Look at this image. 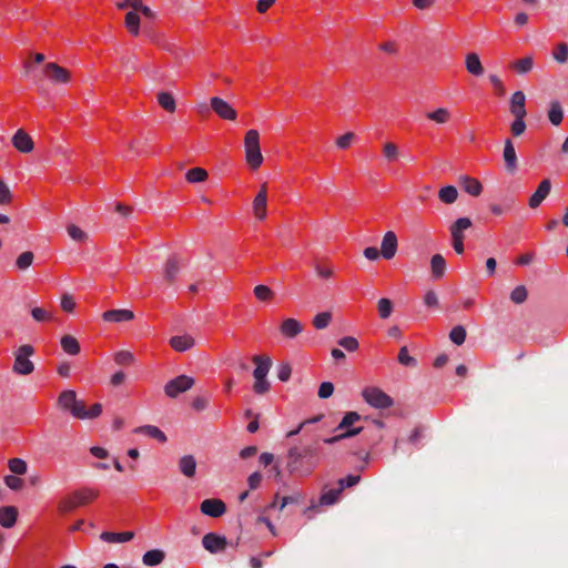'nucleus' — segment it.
Here are the masks:
<instances>
[{
  "label": "nucleus",
  "instance_id": "1",
  "mask_svg": "<svg viewBox=\"0 0 568 568\" xmlns=\"http://www.w3.org/2000/svg\"><path fill=\"white\" fill-rule=\"evenodd\" d=\"M318 465V448L314 445L292 447L287 453V470L292 475L308 476Z\"/></svg>",
  "mask_w": 568,
  "mask_h": 568
},
{
  "label": "nucleus",
  "instance_id": "2",
  "mask_svg": "<svg viewBox=\"0 0 568 568\" xmlns=\"http://www.w3.org/2000/svg\"><path fill=\"white\" fill-rule=\"evenodd\" d=\"M58 405L61 409L69 412L78 419H93L99 417L102 413V405L100 403H95L87 409L85 403L79 399L75 392L72 389L63 390L59 395Z\"/></svg>",
  "mask_w": 568,
  "mask_h": 568
},
{
  "label": "nucleus",
  "instance_id": "3",
  "mask_svg": "<svg viewBox=\"0 0 568 568\" xmlns=\"http://www.w3.org/2000/svg\"><path fill=\"white\" fill-rule=\"evenodd\" d=\"M252 361L255 364V368L253 371V390L257 395H264L271 388V384L267 381L266 376L271 369L272 359L270 356L254 355L252 357Z\"/></svg>",
  "mask_w": 568,
  "mask_h": 568
},
{
  "label": "nucleus",
  "instance_id": "4",
  "mask_svg": "<svg viewBox=\"0 0 568 568\" xmlns=\"http://www.w3.org/2000/svg\"><path fill=\"white\" fill-rule=\"evenodd\" d=\"M245 159L248 166L256 170L263 163L260 148V134L256 130H248L244 139Z\"/></svg>",
  "mask_w": 568,
  "mask_h": 568
},
{
  "label": "nucleus",
  "instance_id": "5",
  "mask_svg": "<svg viewBox=\"0 0 568 568\" xmlns=\"http://www.w3.org/2000/svg\"><path fill=\"white\" fill-rule=\"evenodd\" d=\"M98 495H99L98 491L90 489V488L75 490L72 494L64 497L59 503V510L61 513H70L78 507H81V506H84V505L91 503L92 500H94L98 497Z\"/></svg>",
  "mask_w": 568,
  "mask_h": 568
},
{
  "label": "nucleus",
  "instance_id": "6",
  "mask_svg": "<svg viewBox=\"0 0 568 568\" xmlns=\"http://www.w3.org/2000/svg\"><path fill=\"white\" fill-rule=\"evenodd\" d=\"M34 354V348L30 344L18 347L14 352L13 373L18 375H30L34 371V364L29 359Z\"/></svg>",
  "mask_w": 568,
  "mask_h": 568
},
{
  "label": "nucleus",
  "instance_id": "7",
  "mask_svg": "<svg viewBox=\"0 0 568 568\" xmlns=\"http://www.w3.org/2000/svg\"><path fill=\"white\" fill-rule=\"evenodd\" d=\"M364 400L372 407L385 409L393 406V398L378 387H366L362 392Z\"/></svg>",
  "mask_w": 568,
  "mask_h": 568
},
{
  "label": "nucleus",
  "instance_id": "8",
  "mask_svg": "<svg viewBox=\"0 0 568 568\" xmlns=\"http://www.w3.org/2000/svg\"><path fill=\"white\" fill-rule=\"evenodd\" d=\"M195 381L187 375H179L178 377L169 381L164 386V393L170 398H176L180 394L189 390Z\"/></svg>",
  "mask_w": 568,
  "mask_h": 568
},
{
  "label": "nucleus",
  "instance_id": "9",
  "mask_svg": "<svg viewBox=\"0 0 568 568\" xmlns=\"http://www.w3.org/2000/svg\"><path fill=\"white\" fill-rule=\"evenodd\" d=\"M43 74L55 84H64L68 83L70 80V72L60 67L59 64L54 62H49L44 64L43 67Z\"/></svg>",
  "mask_w": 568,
  "mask_h": 568
},
{
  "label": "nucleus",
  "instance_id": "10",
  "mask_svg": "<svg viewBox=\"0 0 568 568\" xmlns=\"http://www.w3.org/2000/svg\"><path fill=\"white\" fill-rule=\"evenodd\" d=\"M210 106L214 111V113L223 120L234 121L236 119V111L232 108V105L219 97H213L210 99Z\"/></svg>",
  "mask_w": 568,
  "mask_h": 568
},
{
  "label": "nucleus",
  "instance_id": "11",
  "mask_svg": "<svg viewBox=\"0 0 568 568\" xmlns=\"http://www.w3.org/2000/svg\"><path fill=\"white\" fill-rule=\"evenodd\" d=\"M200 509L204 515L217 518L225 514L226 505L222 499L209 498L201 503Z\"/></svg>",
  "mask_w": 568,
  "mask_h": 568
},
{
  "label": "nucleus",
  "instance_id": "12",
  "mask_svg": "<svg viewBox=\"0 0 568 568\" xmlns=\"http://www.w3.org/2000/svg\"><path fill=\"white\" fill-rule=\"evenodd\" d=\"M398 241L397 236L393 231H388L384 234L381 244V254L384 258L390 260L397 252Z\"/></svg>",
  "mask_w": 568,
  "mask_h": 568
},
{
  "label": "nucleus",
  "instance_id": "13",
  "mask_svg": "<svg viewBox=\"0 0 568 568\" xmlns=\"http://www.w3.org/2000/svg\"><path fill=\"white\" fill-rule=\"evenodd\" d=\"M11 143L21 153H30L34 148L31 136L22 129L13 134Z\"/></svg>",
  "mask_w": 568,
  "mask_h": 568
},
{
  "label": "nucleus",
  "instance_id": "14",
  "mask_svg": "<svg viewBox=\"0 0 568 568\" xmlns=\"http://www.w3.org/2000/svg\"><path fill=\"white\" fill-rule=\"evenodd\" d=\"M181 258L178 255H171L163 267V280L169 284H173L180 273Z\"/></svg>",
  "mask_w": 568,
  "mask_h": 568
},
{
  "label": "nucleus",
  "instance_id": "15",
  "mask_svg": "<svg viewBox=\"0 0 568 568\" xmlns=\"http://www.w3.org/2000/svg\"><path fill=\"white\" fill-rule=\"evenodd\" d=\"M267 189L266 183L262 184L260 192L256 194L253 201V213L260 221L264 220L267 215Z\"/></svg>",
  "mask_w": 568,
  "mask_h": 568
},
{
  "label": "nucleus",
  "instance_id": "16",
  "mask_svg": "<svg viewBox=\"0 0 568 568\" xmlns=\"http://www.w3.org/2000/svg\"><path fill=\"white\" fill-rule=\"evenodd\" d=\"M509 111L514 118H525L526 111V97L523 91H516L510 98Z\"/></svg>",
  "mask_w": 568,
  "mask_h": 568
},
{
  "label": "nucleus",
  "instance_id": "17",
  "mask_svg": "<svg viewBox=\"0 0 568 568\" xmlns=\"http://www.w3.org/2000/svg\"><path fill=\"white\" fill-rule=\"evenodd\" d=\"M178 467L184 477L192 479L196 474L197 462L193 455L186 454L179 458Z\"/></svg>",
  "mask_w": 568,
  "mask_h": 568
},
{
  "label": "nucleus",
  "instance_id": "18",
  "mask_svg": "<svg viewBox=\"0 0 568 568\" xmlns=\"http://www.w3.org/2000/svg\"><path fill=\"white\" fill-rule=\"evenodd\" d=\"M202 544L207 551L215 554L224 550L227 542L225 537L209 532L203 537Z\"/></svg>",
  "mask_w": 568,
  "mask_h": 568
},
{
  "label": "nucleus",
  "instance_id": "19",
  "mask_svg": "<svg viewBox=\"0 0 568 568\" xmlns=\"http://www.w3.org/2000/svg\"><path fill=\"white\" fill-rule=\"evenodd\" d=\"M303 329V324L292 317L284 320L280 326L281 334L286 338H295Z\"/></svg>",
  "mask_w": 568,
  "mask_h": 568
},
{
  "label": "nucleus",
  "instance_id": "20",
  "mask_svg": "<svg viewBox=\"0 0 568 568\" xmlns=\"http://www.w3.org/2000/svg\"><path fill=\"white\" fill-rule=\"evenodd\" d=\"M503 158L505 161L506 170L509 173H515L517 170V154L510 139L505 140Z\"/></svg>",
  "mask_w": 568,
  "mask_h": 568
},
{
  "label": "nucleus",
  "instance_id": "21",
  "mask_svg": "<svg viewBox=\"0 0 568 568\" xmlns=\"http://www.w3.org/2000/svg\"><path fill=\"white\" fill-rule=\"evenodd\" d=\"M551 190V183L548 179L542 180L535 193L529 199V206L531 209L538 207L541 202L549 195Z\"/></svg>",
  "mask_w": 568,
  "mask_h": 568
},
{
  "label": "nucleus",
  "instance_id": "22",
  "mask_svg": "<svg viewBox=\"0 0 568 568\" xmlns=\"http://www.w3.org/2000/svg\"><path fill=\"white\" fill-rule=\"evenodd\" d=\"M458 182L460 187L471 196H479L483 191L480 181L469 175H460Z\"/></svg>",
  "mask_w": 568,
  "mask_h": 568
},
{
  "label": "nucleus",
  "instance_id": "23",
  "mask_svg": "<svg viewBox=\"0 0 568 568\" xmlns=\"http://www.w3.org/2000/svg\"><path fill=\"white\" fill-rule=\"evenodd\" d=\"M102 318L105 322L122 323L133 320L134 314L130 310H110L102 314Z\"/></svg>",
  "mask_w": 568,
  "mask_h": 568
},
{
  "label": "nucleus",
  "instance_id": "24",
  "mask_svg": "<svg viewBox=\"0 0 568 568\" xmlns=\"http://www.w3.org/2000/svg\"><path fill=\"white\" fill-rule=\"evenodd\" d=\"M18 519V509L14 506L0 507V525L3 528H11Z\"/></svg>",
  "mask_w": 568,
  "mask_h": 568
},
{
  "label": "nucleus",
  "instance_id": "25",
  "mask_svg": "<svg viewBox=\"0 0 568 568\" xmlns=\"http://www.w3.org/2000/svg\"><path fill=\"white\" fill-rule=\"evenodd\" d=\"M473 225L470 219L459 217L449 227L452 240H464V232Z\"/></svg>",
  "mask_w": 568,
  "mask_h": 568
},
{
  "label": "nucleus",
  "instance_id": "26",
  "mask_svg": "<svg viewBox=\"0 0 568 568\" xmlns=\"http://www.w3.org/2000/svg\"><path fill=\"white\" fill-rule=\"evenodd\" d=\"M465 65L467 71L475 77H480L484 74V67L479 60L478 54L475 52L468 53L466 55Z\"/></svg>",
  "mask_w": 568,
  "mask_h": 568
},
{
  "label": "nucleus",
  "instance_id": "27",
  "mask_svg": "<svg viewBox=\"0 0 568 568\" xmlns=\"http://www.w3.org/2000/svg\"><path fill=\"white\" fill-rule=\"evenodd\" d=\"M136 434H143L150 438L156 439L160 443H165L168 440L166 435L156 426L153 425H144L134 429Z\"/></svg>",
  "mask_w": 568,
  "mask_h": 568
},
{
  "label": "nucleus",
  "instance_id": "28",
  "mask_svg": "<svg viewBox=\"0 0 568 568\" xmlns=\"http://www.w3.org/2000/svg\"><path fill=\"white\" fill-rule=\"evenodd\" d=\"M195 344L194 338L190 335L173 336L170 339V345L176 352H184L190 349Z\"/></svg>",
  "mask_w": 568,
  "mask_h": 568
},
{
  "label": "nucleus",
  "instance_id": "29",
  "mask_svg": "<svg viewBox=\"0 0 568 568\" xmlns=\"http://www.w3.org/2000/svg\"><path fill=\"white\" fill-rule=\"evenodd\" d=\"M430 270L434 278H442L446 272V261L442 254H435L430 258Z\"/></svg>",
  "mask_w": 568,
  "mask_h": 568
},
{
  "label": "nucleus",
  "instance_id": "30",
  "mask_svg": "<svg viewBox=\"0 0 568 568\" xmlns=\"http://www.w3.org/2000/svg\"><path fill=\"white\" fill-rule=\"evenodd\" d=\"M426 118L437 124H446L450 121L452 114L447 108H438L434 111L427 112Z\"/></svg>",
  "mask_w": 568,
  "mask_h": 568
},
{
  "label": "nucleus",
  "instance_id": "31",
  "mask_svg": "<svg viewBox=\"0 0 568 568\" xmlns=\"http://www.w3.org/2000/svg\"><path fill=\"white\" fill-rule=\"evenodd\" d=\"M61 347L69 355H78L81 351L80 343L72 335H64L61 338Z\"/></svg>",
  "mask_w": 568,
  "mask_h": 568
},
{
  "label": "nucleus",
  "instance_id": "32",
  "mask_svg": "<svg viewBox=\"0 0 568 568\" xmlns=\"http://www.w3.org/2000/svg\"><path fill=\"white\" fill-rule=\"evenodd\" d=\"M134 534L132 531L124 532H110L104 531L101 534L100 538L108 542H125L133 539Z\"/></svg>",
  "mask_w": 568,
  "mask_h": 568
},
{
  "label": "nucleus",
  "instance_id": "33",
  "mask_svg": "<svg viewBox=\"0 0 568 568\" xmlns=\"http://www.w3.org/2000/svg\"><path fill=\"white\" fill-rule=\"evenodd\" d=\"M165 558V554L161 549H152L146 551L143 557L142 561L145 566H158L160 565Z\"/></svg>",
  "mask_w": 568,
  "mask_h": 568
},
{
  "label": "nucleus",
  "instance_id": "34",
  "mask_svg": "<svg viewBox=\"0 0 568 568\" xmlns=\"http://www.w3.org/2000/svg\"><path fill=\"white\" fill-rule=\"evenodd\" d=\"M125 27L128 29V31L132 34V36H138L140 33V23H141V19H140V16L134 12V11H129L126 14H125Z\"/></svg>",
  "mask_w": 568,
  "mask_h": 568
},
{
  "label": "nucleus",
  "instance_id": "35",
  "mask_svg": "<svg viewBox=\"0 0 568 568\" xmlns=\"http://www.w3.org/2000/svg\"><path fill=\"white\" fill-rule=\"evenodd\" d=\"M439 200L445 204H453L458 197V191L453 185H447L438 191Z\"/></svg>",
  "mask_w": 568,
  "mask_h": 568
},
{
  "label": "nucleus",
  "instance_id": "36",
  "mask_svg": "<svg viewBox=\"0 0 568 568\" xmlns=\"http://www.w3.org/2000/svg\"><path fill=\"white\" fill-rule=\"evenodd\" d=\"M158 103L166 111V112H174L176 109V103L173 98V95L169 92H159L158 93Z\"/></svg>",
  "mask_w": 568,
  "mask_h": 568
},
{
  "label": "nucleus",
  "instance_id": "37",
  "mask_svg": "<svg viewBox=\"0 0 568 568\" xmlns=\"http://www.w3.org/2000/svg\"><path fill=\"white\" fill-rule=\"evenodd\" d=\"M548 118H549V121L551 122V124H554V125H559L561 123L564 113H562V109H561L559 102H557V101L551 102L550 109L548 112Z\"/></svg>",
  "mask_w": 568,
  "mask_h": 568
},
{
  "label": "nucleus",
  "instance_id": "38",
  "mask_svg": "<svg viewBox=\"0 0 568 568\" xmlns=\"http://www.w3.org/2000/svg\"><path fill=\"white\" fill-rule=\"evenodd\" d=\"M33 260V253L31 251H26L17 257L16 266L19 271H26L32 265Z\"/></svg>",
  "mask_w": 568,
  "mask_h": 568
},
{
  "label": "nucleus",
  "instance_id": "39",
  "mask_svg": "<svg viewBox=\"0 0 568 568\" xmlns=\"http://www.w3.org/2000/svg\"><path fill=\"white\" fill-rule=\"evenodd\" d=\"M511 67L520 74H525V73H528L529 71H531L532 67H534V59L532 57H525L523 59H519L517 61H515Z\"/></svg>",
  "mask_w": 568,
  "mask_h": 568
},
{
  "label": "nucleus",
  "instance_id": "40",
  "mask_svg": "<svg viewBox=\"0 0 568 568\" xmlns=\"http://www.w3.org/2000/svg\"><path fill=\"white\" fill-rule=\"evenodd\" d=\"M361 419V415L356 412H348L344 415L341 423L337 425L335 430H349V426H352L354 423Z\"/></svg>",
  "mask_w": 568,
  "mask_h": 568
},
{
  "label": "nucleus",
  "instance_id": "41",
  "mask_svg": "<svg viewBox=\"0 0 568 568\" xmlns=\"http://www.w3.org/2000/svg\"><path fill=\"white\" fill-rule=\"evenodd\" d=\"M185 178L190 183L204 182L207 179V172L202 168H193L186 172Z\"/></svg>",
  "mask_w": 568,
  "mask_h": 568
},
{
  "label": "nucleus",
  "instance_id": "42",
  "mask_svg": "<svg viewBox=\"0 0 568 568\" xmlns=\"http://www.w3.org/2000/svg\"><path fill=\"white\" fill-rule=\"evenodd\" d=\"M254 296L261 302H268L274 297V292L266 285H256L253 290Z\"/></svg>",
  "mask_w": 568,
  "mask_h": 568
},
{
  "label": "nucleus",
  "instance_id": "43",
  "mask_svg": "<svg viewBox=\"0 0 568 568\" xmlns=\"http://www.w3.org/2000/svg\"><path fill=\"white\" fill-rule=\"evenodd\" d=\"M8 467L10 471L14 475H24L28 470V465L26 460L21 458H11L8 462Z\"/></svg>",
  "mask_w": 568,
  "mask_h": 568
},
{
  "label": "nucleus",
  "instance_id": "44",
  "mask_svg": "<svg viewBox=\"0 0 568 568\" xmlns=\"http://www.w3.org/2000/svg\"><path fill=\"white\" fill-rule=\"evenodd\" d=\"M343 490L341 488L338 489H329L322 494L320 498V505L322 506H331L335 504Z\"/></svg>",
  "mask_w": 568,
  "mask_h": 568
},
{
  "label": "nucleus",
  "instance_id": "45",
  "mask_svg": "<svg viewBox=\"0 0 568 568\" xmlns=\"http://www.w3.org/2000/svg\"><path fill=\"white\" fill-rule=\"evenodd\" d=\"M377 311L381 318H388L393 312L392 301L386 297L381 298L377 303Z\"/></svg>",
  "mask_w": 568,
  "mask_h": 568
},
{
  "label": "nucleus",
  "instance_id": "46",
  "mask_svg": "<svg viewBox=\"0 0 568 568\" xmlns=\"http://www.w3.org/2000/svg\"><path fill=\"white\" fill-rule=\"evenodd\" d=\"M67 232L69 236L75 242L83 243L88 240V234L75 224H69L67 226Z\"/></svg>",
  "mask_w": 568,
  "mask_h": 568
},
{
  "label": "nucleus",
  "instance_id": "47",
  "mask_svg": "<svg viewBox=\"0 0 568 568\" xmlns=\"http://www.w3.org/2000/svg\"><path fill=\"white\" fill-rule=\"evenodd\" d=\"M362 430H363V428H362V427H354V428H352V429H349V430H346V432H344V433H342V434H339V435H335V436H333V437L325 438V439H324V443H325V444H329V445H332V444H335V443H337V442H339V440H342V439H345V438H348V437L356 436V435H358Z\"/></svg>",
  "mask_w": 568,
  "mask_h": 568
},
{
  "label": "nucleus",
  "instance_id": "48",
  "mask_svg": "<svg viewBox=\"0 0 568 568\" xmlns=\"http://www.w3.org/2000/svg\"><path fill=\"white\" fill-rule=\"evenodd\" d=\"M397 359H398V363L404 366H407V367H416L417 366L416 358L408 354V348L406 346H403L399 349Z\"/></svg>",
  "mask_w": 568,
  "mask_h": 568
},
{
  "label": "nucleus",
  "instance_id": "49",
  "mask_svg": "<svg viewBox=\"0 0 568 568\" xmlns=\"http://www.w3.org/2000/svg\"><path fill=\"white\" fill-rule=\"evenodd\" d=\"M528 297V291L526 286L518 285L510 293V300L515 304H523Z\"/></svg>",
  "mask_w": 568,
  "mask_h": 568
},
{
  "label": "nucleus",
  "instance_id": "50",
  "mask_svg": "<svg viewBox=\"0 0 568 568\" xmlns=\"http://www.w3.org/2000/svg\"><path fill=\"white\" fill-rule=\"evenodd\" d=\"M114 362L120 366H130L134 363V356L129 351H120L114 354Z\"/></svg>",
  "mask_w": 568,
  "mask_h": 568
},
{
  "label": "nucleus",
  "instance_id": "51",
  "mask_svg": "<svg viewBox=\"0 0 568 568\" xmlns=\"http://www.w3.org/2000/svg\"><path fill=\"white\" fill-rule=\"evenodd\" d=\"M552 57L558 63H566L568 61V44L564 42L557 44L552 52Z\"/></svg>",
  "mask_w": 568,
  "mask_h": 568
},
{
  "label": "nucleus",
  "instance_id": "52",
  "mask_svg": "<svg viewBox=\"0 0 568 568\" xmlns=\"http://www.w3.org/2000/svg\"><path fill=\"white\" fill-rule=\"evenodd\" d=\"M450 341L456 345H462L466 339V329L462 325L455 326L449 333Z\"/></svg>",
  "mask_w": 568,
  "mask_h": 568
},
{
  "label": "nucleus",
  "instance_id": "53",
  "mask_svg": "<svg viewBox=\"0 0 568 568\" xmlns=\"http://www.w3.org/2000/svg\"><path fill=\"white\" fill-rule=\"evenodd\" d=\"M332 315L328 312H322L313 318V325L316 329H324L328 326Z\"/></svg>",
  "mask_w": 568,
  "mask_h": 568
},
{
  "label": "nucleus",
  "instance_id": "54",
  "mask_svg": "<svg viewBox=\"0 0 568 568\" xmlns=\"http://www.w3.org/2000/svg\"><path fill=\"white\" fill-rule=\"evenodd\" d=\"M383 152L384 156L389 162L396 161L399 158V150L397 145L392 142H387L384 144Z\"/></svg>",
  "mask_w": 568,
  "mask_h": 568
},
{
  "label": "nucleus",
  "instance_id": "55",
  "mask_svg": "<svg viewBox=\"0 0 568 568\" xmlns=\"http://www.w3.org/2000/svg\"><path fill=\"white\" fill-rule=\"evenodd\" d=\"M337 344L348 352H355L359 344L358 341L353 336H345L337 341Z\"/></svg>",
  "mask_w": 568,
  "mask_h": 568
},
{
  "label": "nucleus",
  "instance_id": "56",
  "mask_svg": "<svg viewBox=\"0 0 568 568\" xmlns=\"http://www.w3.org/2000/svg\"><path fill=\"white\" fill-rule=\"evenodd\" d=\"M4 484L12 490H20L23 487V480L14 475H7L4 478Z\"/></svg>",
  "mask_w": 568,
  "mask_h": 568
},
{
  "label": "nucleus",
  "instance_id": "57",
  "mask_svg": "<svg viewBox=\"0 0 568 568\" xmlns=\"http://www.w3.org/2000/svg\"><path fill=\"white\" fill-rule=\"evenodd\" d=\"M525 118H515L510 130L514 136H520L526 131Z\"/></svg>",
  "mask_w": 568,
  "mask_h": 568
},
{
  "label": "nucleus",
  "instance_id": "58",
  "mask_svg": "<svg viewBox=\"0 0 568 568\" xmlns=\"http://www.w3.org/2000/svg\"><path fill=\"white\" fill-rule=\"evenodd\" d=\"M424 304L429 308H435L439 304L438 295L435 291L429 290L424 295Z\"/></svg>",
  "mask_w": 568,
  "mask_h": 568
},
{
  "label": "nucleus",
  "instance_id": "59",
  "mask_svg": "<svg viewBox=\"0 0 568 568\" xmlns=\"http://www.w3.org/2000/svg\"><path fill=\"white\" fill-rule=\"evenodd\" d=\"M31 316L37 322H44L51 320V314L42 307H33L31 310Z\"/></svg>",
  "mask_w": 568,
  "mask_h": 568
},
{
  "label": "nucleus",
  "instance_id": "60",
  "mask_svg": "<svg viewBox=\"0 0 568 568\" xmlns=\"http://www.w3.org/2000/svg\"><path fill=\"white\" fill-rule=\"evenodd\" d=\"M292 374V367L288 363H282L277 368V378L281 382H287Z\"/></svg>",
  "mask_w": 568,
  "mask_h": 568
},
{
  "label": "nucleus",
  "instance_id": "61",
  "mask_svg": "<svg viewBox=\"0 0 568 568\" xmlns=\"http://www.w3.org/2000/svg\"><path fill=\"white\" fill-rule=\"evenodd\" d=\"M333 392H334V385L331 382H323L320 385L317 395L320 398L326 399L333 395Z\"/></svg>",
  "mask_w": 568,
  "mask_h": 568
},
{
  "label": "nucleus",
  "instance_id": "62",
  "mask_svg": "<svg viewBox=\"0 0 568 568\" xmlns=\"http://www.w3.org/2000/svg\"><path fill=\"white\" fill-rule=\"evenodd\" d=\"M354 139H355V134L353 132H347V133L341 135L339 138H337L336 145L339 149L345 150L352 144Z\"/></svg>",
  "mask_w": 568,
  "mask_h": 568
},
{
  "label": "nucleus",
  "instance_id": "63",
  "mask_svg": "<svg viewBox=\"0 0 568 568\" xmlns=\"http://www.w3.org/2000/svg\"><path fill=\"white\" fill-rule=\"evenodd\" d=\"M12 195L9 186L2 180H0V204H8L11 202Z\"/></svg>",
  "mask_w": 568,
  "mask_h": 568
},
{
  "label": "nucleus",
  "instance_id": "64",
  "mask_svg": "<svg viewBox=\"0 0 568 568\" xmlns=\"http://www.w3.org/2000/svg\"><path fill=\"white\" fill-rule=\"evenodd\" d=\"M315 272L320 277H323V278H329L334 275V270L329 265L316 264Z\"/></svg>",
  "mask_w": 568,
  "mask_h": 568
}]
</instances>
